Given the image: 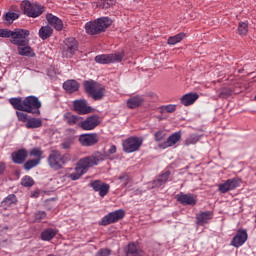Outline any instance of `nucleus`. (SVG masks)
<instances>
[{"label": "nucleus", "mask_w": 256, "mask_h": 256, "mask_svg": "<svg viewBox=\"0 0 256 256\" xmlns=\"http://www.w3.org/2000/svg\"><path fill=\"white\" fill-rule=\"evenodd\" d=\"M119 181L122 183L124 187H127L129 183V175L128 174H122L119 176Z\"/></svg>", "instance_id": "48"}, {"label": "nucleus", "mask_w": 256, "mask_h": 256, "mask_svg": "<svg viewBox=\"0 0 256 256\" xmlns=\"http://www.w3.org/2000/svg\"><path fill=\"white\" fill-rule=\"evenodd\" d=\"M28 35H30L29 30L15 29L12 32L10 42L17 47L20 45H29V39H27Z\"/></svg>", "instance_id": "6"}, {"label": "nucleus", "mask_w": 256, "mask_h": 256, "mask_svg": "<svg viewBox=\"0 0 256 256\" xmlns=\"http://www.w3.org/2000/svg\"><path fill=\"white\" fill-rule=\"evenodd\" d=\"M5 172V163L0 162V175H3Z\"/></svg>", "instance_id": "52"}, {"label": "nucleus", "mask_w": 256, "mask_h": 256, "mask_svg": "<svg viewBox=\"0 0 256 256\" xmlns=\"http://www.w3.org/2000/svg\"><path fill=\"white\" fill-rule=\"evenodd\" d=\"M77 49H78L77 40H75L74 38H68L65 41L62 55L63 57H67V58L73 57Z\"/></svg>", "instance_id": "13"}, {"label": "nucleus", "mask_w": 256, "mask_h": 256, "mask_svg": "<svg viewBox=\"0 0 256 256\" xmlns=\"http://www.w3.org/2000/svg\"><path fill=\"white\" fill-rule=\"evenodd\" d=\"M9 103L12 105V107H14V109H17L18 111H25V100H23L21 97L10 98Z\"/></svg>", "instance_id": "26"}, {"label": "nucleus", "mask_w": 256, "mask_h": 256, "mask_svg": "<svg viewBox=\"0 0 256 256\" xmlns=\"http://www.w3.org/2000/svg\"><path fill=\"white\" fill-rule=\"evenodd\" d=\"M122 145L125 153H135V151H139V147L143 145V139L138 137H130L126 139Z\"/></svg>", "instance_id": "8"}, {"label": "nucleus", "mask_w": 256, "mask_h": 256, "mask_svg": "<svg viewBox=\"0 0 256 256\" xmlns=\"http://www.w3.org/2000/svg\"><path fill=\"white\" fill-rule=\"evenodd\" d=\"M62 147H63V149H69V147H71V142L62 143Z\"/></svg>", "instance_id": "53"}, {"label": "nucleus", "mask_w": 256, "mask_h": 256, "mask_svg": "<svg viewBox=\"0 0 256 256\" xmlns=\"http://www.w3.org/2000/svg\"><path fill=\"white\" fill-rule=\"evenodd\" d=\"M211 219H213V212L211 211L200 212L196 215V223L200 226L207 225Z\"/></svg>", "instance_id": "17"}, {"label": "nucleus", "mask_w": 256, "mask_h": 256, "mask_svg": "<svg viewBox=\"0 0 256 256\" xmlns=\"http://www.w3.org/2000/svg\"><path fill=\"white\" fill-rule=\"evenodd\" d=\"M105 161V157L101 153H95L91 156H87L85 158H82L78 161L76 164L74 172L69 174V179L72 181H79L91 167H95L96 165H99V163Z\"/></svg>", "instance_id": "1"}, {"label": "nucleus", "mask_w": 256, "mask_h": 256, "mask_svg": "<svg viewBox=\"0 0 256 256\" xmlns=\"http://www.w3.org/2000/svg\"><path fill=\"white\" fill-rule=\"evenodd\" d=\"M115 153H117V146L112 145V146H110V148L106 152V157H111V155H115Z\"/></svg>", "instance_id": "50"}, {"label": "nucleus", "mask_w": 256, "mask_h": 256, "mask_svg": "<svg viewBox=\"0 0 256 256\" xmlns=\"http://www.w3.org/2000/svg\"><path fill=\"white\" fill-rule=\"evenodd\" d=\"M175 109H177V106L173 104H169L161 107L162 113H173Z\"/></svg>", "instance_id": "44"}, {"label": "nucleus", "mask_w": 256, "mask_h": 256, "mask_svg": "<svg viewBox=\"0 0 256 256\" xmlns=\"http://www.w3.org/2000/svg\"><path fill=\"white\" fill-rule=\"evenodd\" d=\"M240 185V178H231L218 185V191H220V193H229V191H234V189H237Z\"/></svg>", "instance_id": "10"}, {"label": "nucleus", "mask_w": 256, "mask_h": 256, "mask_svg": "<svg viewBox=\"0 0 256 256\" xmlns=\"http://www.w3.org/2000/svg\"><path fill=\"white\" fill-rule=\"evenodd\" d=\"M91 95L95 101H99L100 99H103V95H105V89L101 87L98 90H95Z\"/></svg>", "instance_id": "39"}, {"label": "nucleus", "mask_w": 256, "mask_h": 256, "mask_svg": "<svg viewBox=\"0 0 256 256\" xmlns=\"http://www.w3.org/2000/svg\"><path fill=\"white\" fill-rule=\"evenodd\" d=\"M16 115H17L18 121H22L23 123H25V121H29V118H27V113L25 112L17 111Z\"/></svg>", "instance_id": "46"}, {"label": "nucleus", "mask_w": 256, "mask_h": 256, "mask_svg": "<svg viewBox=\"0 0 256 256\" xmlns=\"http://www.w3.org/2000/svg\"><path fill=\"white\" fill-rule=\"evenodd\" d=\"M179 141H181V132H175L168 137L167 141L160 144V147L167 149V147H173V145H176Z\"/></svg>", "instance_id": "18"}, {"label": "nucleus", "mask_w": 256, "mask_h": 256, "mask_svg": "<svg viewBox=\"0 0 256 256\" xmlns=\"http://www.w3.org/2000/svg\"><path fill=\"white\" fill-rule=\"evenodd\" d=\"M73 105L74 110H76L80 115H87V113H91V111H93V108L87 105V100L85 99L75 100Z\"/></svg>", "instance_id": "16"}, {"label": "nucleus", "mask_w": 256, "mask_h": 256, "mask_svg": "<svg viewBox=\"0 0 256 256\" xmlns=\"http://www.w3.org/2000/svg\"><path fill=\"white\" fill-rule=\"evenodd\" d=\"M248 238H249V235L247 234V230L240 229L237 231L236 235L233 237L230 245L238 249V247H243V245H245Z\"/></svg>", "instance_id": "15"}, {"label": "nucleus", "mask_w": 256, "mask_h": 256, "mask_svg": "<svg viewBox=\"0 0 256 256\" xmlns=\"http://www.w3.org/2000/svg\"><path fill=\"white\" fill-rule=\"evenodd\" d=\"M79 141L83 147H93L99 143V135L97 133L81 134Z\"/></svg>", "instance_id": "11"}, {"label": "nucleus", "mask_w": 256, "mask_h": 256, "mask_svg": "<svg viewBox=\"0 0 256 256\" xmlns=\"http://www.w3.org/2000/svg\"><path fill=\"white\" fill-rule=\"evenodd\" d=\"M112 21L108 17L98 18L93 22H87L85 24V31L88 35H99L103 33L107 27H110Z\"/></svg>", "instance_id": "2"}, {"label": "nucleus", "mask_w": 256, "mask_h": 256, "mask_svg": "<svg viewBox=\"0 0 256 256\" xmlns=\"http://www.w3.org/2000/svg\"><path fill=\"white\" fill-rule=\"evenodd\" d=\"M46 19H47L49 25L54 27V29H56V31H62L63 30V20L59 19V17H57L53 14H48L46 16Z\"/></svg>", "instance_id": "19"}, {"label": "nucleus", "mask_w": 256, "mask_h": 256, "mask_svg": "<svg viewBox=\"0 0 256 256\" xmlns=\"http://www.w3.org/2000/svg\"><path fill=\"white\" fill-rule=\"evenodd\" d=\"M141 103H143V98L140 96H135L127 101V106L129 107V109H137V107H139Z\"/></svg>", "instance_id": "30"}, {"label": "nucleus", "mask_w": 256, "mask_h": 256, "mask_svg": "<svg viewBox=\"0 0 256 256\" xmlns=\"http://www.w3.org/2000/svg\"><path fill=\"white\" fill-rule=\"evenodd\" d=\"M196 99H199V95L186 94V95L182 96L181 103H182V105H185V107H189V105H193V103H195Z\"/></svg>", "instance_id": "28"}, {"label": "nucleus", "mask_w": 256, "mask_h": 256, "mask_svg": "<svg viewBox=\"0 0 256 256\" xmlns=\"http://www.w3.org/2000/svg\"><path fill=\"white\" fill-rule=\"evenodd\" d=\"M46 217L47 213H45V211H39L35 214V221L39 223L40 221H43V219H46Z\"/></svg>", "instance_id": "47"}, {"label": "nucleus", "mask_w": 256, "mask_h": 256, "mask_svg": "<svg viewBox=\"0 0 256 256\" xmlns=\"http://www.w3.org/2000/svg\"><path fill=\"white\" fill-rule=\"evenodd\" d=\"M200 139L201 136L199 134H191L184 141V145H186V147H189V145H195Z\"/></svg>", "instance_id": "35"}, {"label": "nucleus", "mask_w": 256, "mask_h": 256, "mask_svg": "<svg viewBox=\"0 0 256 256\" xmlns=\"http://www.w3.org/2000/svg\"><path fill=\"white\" fill-rule=\"evenodd\" d=\"M11 157L13 163H16L17 165H22V163H25V159H27V150L20 149L16 152H13Z\"/></svg>", "instance_id": "20"}, {"label": "nucleus", "mask_w": 256, "mask_h": 256, "mask_svg": "<svg viewBox=\"0 0 256 256\" xmlns=\"http://www.w3.org/2000/svg\"><path fill=\"white\" fill-rule=\"evenodd\" d=\"M17 203V196L14 194L8 195L2 202L6 207H11V205Z\"/></svg>", "instance_id": "37"}, {"label": "nucleus", "mask_w": 256, "mask_h": 256, "mask_svg": "<svg viewBox=\"0 0 256 256\" xmlns=\"http://www.w3.org/2000/svg\"><path fill=\"white\" fill-rule=\"evenodd\" d=\"M166 135L167 134L163 131L156 132L155 135H154L155 141H157V142L163 141V139H165Z\"/></svg>", "instance_id": "49"}, {"label": "nucleus", "mask_w": 256, "mask_h": 256, "mask_svg": "<svg viewBox=\"0 0 256 256\" xmlns=\"http://www.w3.org/2000/svg\"><path fill=\"white\" fill-rule=\"evenodd\" d=\"M53 35V28L51 26H42L39 30V37L43 40L49 39V36Z\"/></svg>", "instance_id": "33"}, {"label": "nucleus", "mask_w": 256, "mask_h": 256, "mask_svg": "<svg viewBox=\"0 0 256 256\" xmlns=\"http://www.w3.org/2000/svg\"><path fill=\"white\" fill-rule=\"evenodd\" d=\"M99 123H101L99 116L92 115L82 121L80 126L84 131H93V129L99 126Z\"/></svg>", "instance_id": "14"}, {"label": "nucleus", "mask_w": 256, "mask_h": 256, "mask_svg": "<svg viewBox=\"0 0 256 256\" xmlns=\"http://www.w3.org/2000/svg\"><path fill=\"white\" fill-rule=\"evenodd\" d=\"M123 52H118L114 54H102L95 57L96 63L100 65H109V63H121L123 61Z\"/></svg>", "instance_id": "7"}, {"label": "nucleus", "mask_w": 256, "mask_h": 256, "mask_svg": "<svg viewBox=\"0 0 256 256\" xmlns=\"http://www.w3.org/2000/svg\"><path fill=\"white\" fill-rule=\"evenodd\" d=\"M171 176L170 171H166L162 173L156 180H154V187H163L167 181H169V177Z\"/></svg>", "instance_id": "27"}, {"label": "nucleus", "mask_w": 256, "mask_h": 256, "mask_svg": "<svg viewBox=\"0 0 256 256\" xmlns=\"http://www.w3.org/2000/svg\"><path fill=\"white\" fill-rule=\"evenodd\" d=\"M110 255H111V250L109 249H101L96 254V256H110Z\"/></svg>", "instance_id": "51"}, {"label": "nucleus", "mask_w": 256, "mask_h": 256, "mask_svg": "<svg viewBox=\"0 0 256 256\" xmlns=\"http://www.w3.org/2000/svg\"><path fill=\"white\" fill-rule=\"evenodd\" d=\"M125 217V210L119 209L114 212H110L109 214L105 215L100 224L103 226L111 225V223H117V221H121Z\"/></svg>", "instance_id": "9"}, {"label": "nucleus", "mask_w": 256, "mask_h": 256, "mask_svg": "<svg viewBox=\"0 0 256 256\" xmlns=\"http://www.w3.org/2000/svg\"><path fill=\"white\" fill-rule=\"evenodd\" d=\"M43 121L41 118H30L28 119L25 127L26 129H39V127H42Z\"/></svg>", "instance_id": "29"}, {"label": "nucleus", "mask_w": 256, "mask_h": 256, "mask_svg": "<svg viewBox=\"0 0 256 256\" xmlns=\"http://www.w3.org/2000/svg\"><path fill=\"white\" fill-rule=\"evenodd\" d=\"M177 201H179L182 205H195L197 203V199L192 194H184L180 193L177 195Z\"/></svg>", "instance_id": "21"}, {"label": "nucleus", "mask_w": 256, "mask_h": 256, "mask_svg": "<svg viewBox=\"0 0 256 256\" xmlns=\"http://www.w3.org/2000/svg\"><path fill=\"white\" fill-rule=\"evenodd\" d=\"M115 0H100L99 2H94L93 7H100V9H109L115 5Z\"/></svg>", "instance_id": "31"}, {"label": "nucleus", "mask_w": 256, "mask_h": 256, "mask_svg": "<svg viewBox=\"0 0 256 256\" xmlns=\"http://www.w3.org/2000/svg\"><path fill=\"white\" fill-rule=\"evenodd\" d=\"M63 88L67 93H75V91L79 90V82L76 80H67L64 82Z\"/></svg>", "instance_id": "25"}, {"label": "nucleus", "mask_w": 256, "mask_h": 256, "mask_svg": "<svg viewBox=\"0 0 256 256\" xmlns=\"http://www.w3.org/2000/svg\"><path fill=\"white\" fill-rule=\"evenodd\" d=\"M40 163H41V158L28 160L24 164V169H26V171H31L33 167H37V165H39Z\"/></svg>", "instance_id": "36"}, {"label": "nucleus", "mask_w": 256, "mask_h": 256, "mask_svg": "<svg viewBox=\"0 0 256 256\" xmlns=\"http://www.w3.org/2000/svg\"><path fill=\"white\" fill-rule=\"evenodd\" d=\"M47 161L50 168L54 171H59V169H63V165H65V155L61 154L59 150H52Z\"/></svg>", "instance_id": "4"}, {"label": "nucleus", "mask_w": 256, "mask_h": 256, "mask_svg": "<svg viewBox=\"0 0 256 256\" xmlns=\"http://www.w3.org/2000/svg\"><path fill=\"white\" fill-rule=\"evenodd\" d=\"M85 90L91 95L94 93L95 89L97 88V84L93 81H87L84 84Z\"/></svg>", "instance_id": "38"}, {"label": "nucleus", "mask_w": 256, "mask_h": 256, "mask_svg": "<svg viewBox=\"0 0 256 256\" xmlns=\"http://www.w3.org/2000/svg\"><path fill=\"white\" fill-rule=\"evenodd\" d=\"M12 35L13 31L9 29H0V37H2L3 39H11Z\"/></svg>", "instance_id": "43"}, {"label": "nucleus", "mask_w": 256, "mask_h": 256, "mask_svg": "<svg viewBox=\"0 0 256 256\" xmlns=\"http://www.w3.org/2000/svg\"><path fill=\"white\" fill-rule=\"evenodd\" d=\"M21 185H23V187H33V185H35V181H33V178L30 176H25L21 180Z\"/></svg>", "instance_id": "41"}, {"label": "nucleus", "mask_w": 256, "mask_h": 256, "mask_svg": "<svg viewBox=\"0 0 256 256\" xmlns=\"http://www.w3.org/2000/svg\"><path fill=\"white\" fill-rule=\"evenodd\" d=\"M17 51L18 55H21L22 57H35V52L29 44L18 46Z\"/></svg>", "instance_id": "22"}, {"label": "nucleus", "mask_w": 256, "mask_h": 256, "mask_svg": "<svg viewBox=\"0 0 256 256\" xmlns=\"http://www.w3.org/2000/svg\"><path fill=\"white\" fill-rule=\"evenodd\" d=\"M55 235H57V231L53 228H48L41 233V239L42 241H51Z\"/></svg>", "instance_id": "32"}, {"label": "nucleus", "mask_w": 256, "mask_h": 256, "mask_svg": "<svg viewBox=\"0 0 256 256\" xmlns=\"http://www.w3.org/2000/svg\"><path fill=\"white\" fill-rule=\"evenodd\" d=\"M21 9L24 11V15L33 19L39 17L45 11L43 6L37 3H30L29 0H24L21 3Z\"/></svg>", "instance_id": "3"}, {"label": "nucleus", "mask_w": 256, "mask_h": 256, "mask_svg": "<svg viewBox=\"0 0 256 256\" xmlns=\"http://www.w3.org/2000/svg\"><path fill=\"white\" fill-rule=\"evenodd\" d=\"M126 256H143V251H141L136 243H130L128 244Z\"/></svg>", "instance_id": "24"}, {"label": "nucleus", "mask_w": 256, "mask_h": 256, "mask_svg": "<svg viewBox=\"0 0 256 256\" xmlns=\"http://www.w3.org/2000/svg\"><path fill=\"white\" fill-rule=\"evenodd\" d=\"M43 155V151L39 148H34L30 151V156L31 157H37V159H40L41 161V156Z\"/></svg>", "instance_id": "45"}, {"label": "nucleus", "mask_w": 256, "mask_h": 256, "mask_svg": "<svg viewBox=\"0 0 256 256\" xmlns=\"http://www.w3.org/2000/svg\"><path fill=\"white\" fill-rule=\"evenodd\" d=\"M249 32V26L245 22H240L238 25V33L239 35H247Z\"/></svg>", "instance_id": "40"}, {"label": "nucleus", "mask_w": 256, "mask_h": 256, "mask_svg": "<svg viewBox=\"0 0 256 256\" xmlns=\"http://www.w3.org/2000/svg\"><path fill=\"white\" fill-rule=\"evenodd\" d=\"M90 187L96 192L99 193L100 197H105L109 193L111 186L101 180H93L89 184Z\"/></svg>", "instance_id": "12"}, {"label": "nucleus", "mask_w": 256, "mask_h": 256, "mask_svg": "<svg viewBox=\"0 0 256 256\" xmlns=\"http://www.w3.org/2000/svg\"><path fill=\"white\" fill-rule=\"evenodd\" d=\"M32 197H39V191H36L32 194Z\"/></svg>", "instance_id": "54"}, {"label": "nucleus", "mask_w": 256, "mask_h": 256, "mask_svg": "<svg viewBox=\"0 0 256 256\" xmlns=\"http://www.w3.org/2000/svg\"><path fill=\"white\" fill-rule=\"evenodd\" d=\"M41 101L35 96H28L24 99V112L32 115H41Z\"/></svg>", "instance_id": "5"}, {"label": "nucleus", "mask_w": 256, "mask_h": 256, "mask_svg": "<svg viewBox=\"0 0 256 256\" xmlns=\"http://www.w3.org/2000/svg\"><path fill=\"white\" fill-rule=\"evenodd\" d=\"M81 119L82 118L80 116L74 115L71 112H66L63 115V121H65L68 125H77Z\"/></svg>", "instance_id": "23"}, {"label": "nucleus", "mask_w": 256, "mask_h": 256, "mask_svg": "<svg viewBox=\"0 0 256 256\" xmlns=\"http://www.w3.org/2000/svg\"><path fill=\"white\" fill-rule=\"evenodd\" d=\"M5 19L8 23H11V22L15 21L16 19H19V13L7 12L5 15Z\"/></svg>", "instance_id": "42"}, {"label": "nucleus", "mask_w": 256, "mask_h": 256, "mask_svg": "<svg viewBox=\"0 0 256 256\" xmlns=\"http://www.w3.org/2000/svg\"><path fill=\"white\" fill-rule=\"evenodd\" d=\"M185 39V34L184 33H179L175 36H171L168 38V44L169 45H177V43H181Z\"/></svg>", "instance_id": "34"}]
</instances>
